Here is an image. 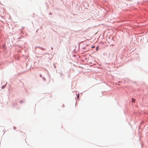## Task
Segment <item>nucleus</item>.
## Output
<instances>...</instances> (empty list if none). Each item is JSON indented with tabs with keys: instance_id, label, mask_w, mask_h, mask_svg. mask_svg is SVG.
<instances>
[{
	"instance_id": "nucleus-1",
	"label": "nucleus",
	"mask_w": 148,
	"mask_h": 148,
	"mask_svg": "<svg viewBox=\"0 0 148 148\" xmlns=\"http://www.w3.org/2000/svg\"><path fill=\"white\" fill-rule=\"evenodd\" d=\"M135 99L133 98H132V102L133 103H134L135 102Z\"/></svg>"
},
{
	"instance_id": "nucleus-3",
	"label": "nucleus",
	"mask_w": 148,
	"mask_h": 148,
	"mask_svg": "<svg viewBox=\"0 0 148 148\" xmlns=\"http://www.w3.org/2000/svg\"><path fill=\"white\" fill-rule=\"evenodd\" d=\"M98 48H99V47H97L96 48V50L97 51L98 49Z\"/></svg>"
},
{
	"instance_id": "nucleus-2",
	"label": "nucleus",
	"mask_w": 148,
	"mask_h": 148,
	"mask_svg": "<svg viewBox=\"0 0 148 148\" xmlns=\"http://www.w3.org/2000/svg\"><path fill=\"white\" fill-rule=\"evenodd\" d=\"M79 94H77V98L78 99H79Z\"/></svg>"
},
{
	"instance_id": "nucleus-5",
	"label": "nucleus",
	"mask_w": 148,
	"mask_h": 148,
	"mask_svg": "<svg viewBox=\"0 0 148 148\" xmlns=\"http://www.w3.org/2000/svg\"><path fill=\"white\" fill-rule=\"evenodd\" d=\"M40 76L41 77H42V75H40Z\"/></svg>"
},
{
	"instance_id": "nucleus-4",
	"label": "nucleus",
	"mask_w": 148,
	"mask_h": 148,
	"mask_svg": "<svg viewBox=\"0 0 148 148\" xmlns=\"http://www.w3.org/2000/svg\"><path fill=\"white\" fill-rule=\"evenodd\" d=\"M95 47L94 46H92V48H95Z\"/></svg>"
}]
</instances>
